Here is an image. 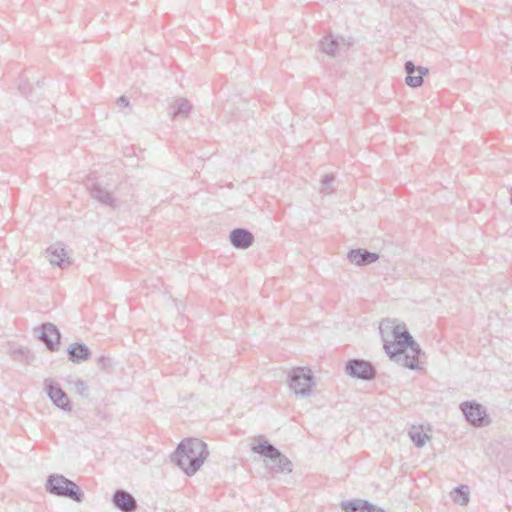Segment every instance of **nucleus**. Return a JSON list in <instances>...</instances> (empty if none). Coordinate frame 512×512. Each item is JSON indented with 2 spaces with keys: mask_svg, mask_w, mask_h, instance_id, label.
Here are the masks:
<instances>
[{
  "mask_svg": "<svg viewBox=\"0 0 512 512\" xmlns=\"http://www.w3.org/2000/svg\"><path fill=\"white\" fill-rule=\"evenodd\" d=\"M209 452L207 445L200 439H184L172 455L175 462L188 476L194 475L202 466Z\"/></svg>",
  "mask_w": 512,
  "mask_h": 512,
  "instance_id": "obj_1",
  "label": "nucleus"
},
{
  "mask_svg": "<svg viewBox=\"0 0 512 512\" xmlns=\"http://www.w3.org/2000/svg\"><path fill=\"white\" fill-rule=\"evenodd\" d=\"M46 490L52 495L69 498L77 503L84 499V493L80 487L61 474H52L48 477Z\"/></svg>",
  "mask_w": 512,
  "mask_h": 512,
  "instance_id": "obj_2",
  "label": "nucleus"
},
{
  "mask_svg": "<svg viewBox=\"0 0 512 512\" xmlns=\"http://www.w3.org/2000/svg\"><path fill=\"white\" fill-rule=\"evenodd\" d=\"M289 388L297 395L307 398L312 395V389L316 385L314 375L308 367L293 368L289 374Z\"/></svg>",
  "mask_w": 512,
  "mask_h": 512,
  "instance_id": "obj_3",
  "label": "nucleus"
},
{
  "mask_svg": "<svg viewBox=\"0 0 512 512\" xmlns=\"http://www.w3.org/2000/svg\"><path fill=\"white\" fill-rule=\"evenodd\" d=\"M393 335L395 342L384 345L386 353L390 356L400 355L407 350L408 346L416 343L404 323L394 326Z\"/></svg>",
  "mask_w": 512,
  "mask_h": 512,
  "instance_id": "obj_4",
  "label": "nucleus"
},
{
  "mask_svg": "<svg viewBox=\"0 0 512 512\" xmlns=\"http://www.w3.org/2000/svg\"><path fill=\"white\" fill-rule=\"evenodd\" d=\"M460 409L466 420L473 426L481 427L486 425L488 415L486 408L475 401H466L460 404Z\"/></svg>",
  "mask_w": 512,
  "mask_h": 512,
  "instance_id": "obj_5",
  "label": "nucleus"
},
{
  "mask_svg": "<svg viewBox=\"0 0 512 512\" xmlns=\"http://www.w3.org/2000/svg\"><path fill=\"white\" fill-rule=\"evenodd\" d=\"M346 373L354 378L372 380L376 375V370L368 361L352 359L346 363Z\"/></svg>",
  "mask_w": 512,
  "mask_h": 512,
  "instance_id": "obj_6",
  "label": "nucleus"
},
{
  "mask_svg": "<svg viewBox=\"0 0 512 512\" xmlns=\"http://www.w3.org/2000/svg\"><path fill=\"white\" fill-rule=\"evenodd\" d=\"M38 338L46 345L50 351L58 349L60 344V332L51 322H44L39 329H35Z\"/></svg>",
  "mask_w": 512,
  "mask_h": 512,
  "instance_id": "obj_7",
  "label": "nucleus"
},
{
  "mask_svg": "<svg viewBox=\"0 0 512 512\" xmlns=\"http://www.w3.org/2000/svg\"><path fill=\"white\" fill-rule=\"evenodd\" d=\"M45 386L48 391V396L51 401L60 409L64 411L71 410V404L67 394L51 380H45Z\"/></svg>",
  "mask_w": 512,
  "mask_h": 512,
  "instance_id": "obj_8",
  "label": "nucleus"
},
{
  "mask_svg": "<svg viewBox=\"0 0 512 512\" xmlns=\"http://www.w3.org/2000/svg\"><path fill=\"white\" fill-rule=\"evenodd\" d=\"M404 68L407 74L405 82L412 88L420 87L423 84V77L429 73L428 68L415 66L410 60L405 62Z\"/></svg>",
  "mask_w": 512,
  "mask_h": 512,
  "instance_id": "obj_9",
  "label": "nucleus"
},
{
  "mask_svg": "<svg viewBox=\"0 0 512 512\" xmlns=\"http://www.w3.org/2000/svg\"><path fill=\"white\" fill-rule=\"evenodd\" d=\"M112 503L121 512H135L137 509V502L133 495L123 489H117L114 492Z\"/></svg>",
  "mask_w": 512,
  "mask_h": 512,
  "instance_id": "obj_10",
  "label": "nucleus"
},
{
  "mask_svg": "<svg viewBox=\"0 0 512 512\" xmlns=\"http://www.w3.org/2000/svg\"><path fill=\"white\" fill-rule=\"evenodd\" d=\"M229 239L231 244L236 249L245 250L251 247L254 243V235L248 229L235 228L230 232Z\"/></svg>",
  "mask_w": 512,
  "mask_h": 512,
  "instance_id": "obj_11",
  "label": "nucleus"
},
{
  "mask_svg": "<svg viewBox=\"0 0 512 512\" xmlns=\"http://www.w3.org/2000/svg\"><path fill=\"white\" fill-rule=\"evenodd\" d=\"M45 257L50 264L60 268L70 264L64 245L61 243L49 246L45 251Z\"/></svg>",
  "mask_w": 512,
  "mask_h": 512,
  "instance_id": "obj_12",
  "label": "nucleus"
},
{
  "mask_svg": "<svg viewBox=\"0 0 512 512\" xmlns=\"http://www.w3.org/2000/svg\"><path fill=\"white\" fill-rule=\"evenodd\" d=\"M90 194L93 199L97 200L103 205L109 206L111 208L117 207V200L113 193L99 182L92 184L90 188Z\"/></svg>",
  "mask_w": 512,
  "mask_h": 512,
  "instance_id": "obj_13",
  "label": "nucleus"
},
{
  "mask_svg": "<svg viewBox=\"0 0 512 512\" xmlns=\"http://www.w3.org/2000/svg\"><path fill=\"white\" fill-rule=\"evenodd\" d=\"M350 45L349 42H346V40L343 37H334L332 35H327L323 37V39L320 41V50L329 55V56H337L338 51L342 47H348Z\"/></svg>",
  "mask_w": 512,
  "mask_h": 512,
  "instance_id": "obj_14",
  "label": "nucleus"
},
{
  "mask_svg": "<svg viewBox=\"0 0 512 512\" xmlns=\"http://www.w3.org/2000/svg\"><path fill=\"white\" fill-rule=\"evenodd\" d=\"M349 261L357 266H366L376 262L379 255L374 252H369L365 249H353L347 254Z\"/></svg>",
  "mask_w": 512,
  "mask_h": 512,
  "instance_id": "obj_15",
  "label": "nucleus"
},
{
  "mask_svg": "<svg viewBox=\"0 0 512 512\" xmlns=\"http://www.w3.org/2000/svg\"><path fill=\"white\" fill-rule=\"evenodd\" d=\"M341 509L344 512H384L383 509L362 499L343 501L341 503Z\"/></svg>",
  "mask_w": 512,
  "mask_h": 512,
  "instance_id": "obj_16",
  "label": "nucleus"
},
{
  "mask_svg": "<svg viewBox=\"0 0 512 512\" xmlns=\"http://www.w3.org/2000/svg\"><path fill=\"white\" fill-rule=\"evenodd\" d=\"M252 451L270 460L280 455V451L262 436L258 438V444L252 446Z\"/></svg>",
  "mask_w": 512,
  "mask_h": 512,
  "instance_id": "obj_17",
  "label": "nucleus"
},
{
  "mask_svg": "<svg viewBox=\"0 0 512 512\" xmlns=\"http://www.w3.org/2000/svg\"><path fill=\"white\" fill-rule=\"evenodd\" d=\"M273 473H291L293 470L292 462L280 452V455L270 460L266 464Z\"/></svg>",
  "mask_w": 512,
  "mask_h": 512,
  "instance_id": "obj_18",
  "label": "nucleus"
},
{
  "mask_svg": "<svg viewBox=\"0 0 512 512\" xmlns=\"http://www.w3.org/2000/svg\"><path fill=\"white\" fill-rule=\"evenodd\" d=\"M69 360L73 363H80L90 358L91 352L89 348L82 343H76L68 349Z\"/></svg>",
  "mask_w": 512,
  "mask_h": 512,
  "instance_id": "obj_19",
  "label": "nucleus"
},
{
  "mask_svg": "<svg viewBox=\"0 0 512 512\" xmlns=\"http://www.w3.org/2000/svg\"><path fill=\"white\" fill-rule=\"evenodd\" d=\"M421 353V349L417 343L408 346L407 350L403 353L404 357V365L411 370L419 369V355Z\"/></svg>",
  "mask_w": 512,
  "mask_h": 512,
  "instance_id": "obj_20",
  "label": "nucleus"
},
{
  "mask_svg": "<svg viewBox=\"0 0 512 512\" xmlns=\"http://www.w3.org/2000/svg\"><path fill=\"white\" fill-rule=\"evenodd\" d=\"M172 116L173 118H188L192 105L186 98H176L172 105Z\"/></svg>",
  "mask_w": 512,
  "mask_h": 512,
  "instance_id": "obj_21",
  "label": "nucleus"
},
{
  "mask_svg": "<svg viewBox=\"0 0 512 512\" xmlns=\"http://www.w3.org/2000/svg\"><path fill=\"white\" fill-rule=\"evenodd\" d=\"M453 501L461 506H465L469 502V489L467 486L461 485L452 491Z\"/></svg>",
  "mask_w": 512,
  "mask_h": 512,
  "instance_id": "obj_22",
  "label": "nucleus"
},
{
  "mask_svg": "<svg viewBox=\"0 0 512 512\" xmlns=\"http://www.w3.org/2000/svg\"><path fill=\"white\" fill-rule=\"evenodd\" d=\"M409 437L416 447L421 448L425 445L426 441L429 439L428 435L421 432L418 429L413 428L409 431Z\"/></svg>",
  "mask_w": 512,
  "mask_h": 512,
  "instance_id": "obj_23",
  "label": "nucleus"
},
{
  "mask_svg": "<svg viewBox=\"0 0 512 512\" xmlns=\"http://www.w3.org/2000/svg\"><path fill=\"white\" fill-rule=\"evenodd\" d=\"M11 357L13 360L21 362V363L30 364V362H31L30 352L28 349H25V348H18V349L13 350L11 352Z\"/></svg>",
  "mask_w": 512,
  "mask_h": 512,
  "instance_id": "obj_24",
  "label": "nucleus"
},
{
  "mask_svg": "<svg viewBox=\"0 0 512 512\" xmlns=\"http://www.w3.org/2000/svg\"><path fill=\"white\" fill-rule=\"evenodd\" d=\"M334 176L332 174H326L321 180L320 192L324 194H331L334 189L332 187Z\"/></svg>",
  "mask_w": 512,
  "mask_h": 512,
  "instance_id": "obj_25",
  "label": "nucleus"
},
{
  "mask_svg": "<svg viewBox=\"0 0 512 512\" xmlns=\"http://www.w3.org/2000/svg\"><path fill=\"white\" fill-rule=\"evenodd\" d=\"M75 389L78 394L81 396H88V387L85 382L81 379H78L74 382Z\"/></svg>",
  "mask_w": 512,
  "mask_h": 512,
  "instance_id": "obj_26",
  "label": "nucleus"
},
{
  "mask_svg": "<svg viewBox=\"0 0 512 512\" xmlns=\"http://www.w3.org/2000/svg\"><path fill=\"white\" fill-rule=\"evenodd\" d=\"M117 105L120 108H126L129 106V99L126 96H121L117 99Z\"/></svg>",
  "mask_w": 512,
  "mask_h": 512,
  "instance_id": "obj_27",
  "label": "nucleus"
},
{
  "mask_svg": "<svg viewBox=\"0 0 512 512\" xmlns=\"http://www.w3.org/2000/svg\"><path fill=\"white\" fill-rule=\"evenodd\" d=\"M108 362H109V359L104 357V356H101L99 357L98 359V365L102 368V369H105L107 366H108Z\"/></svg>",
  "mask_w": 512,
  "mask_h": 512,
  "instance_id": "obj_28",
  "label": "nucleus"
}]
</instances>
